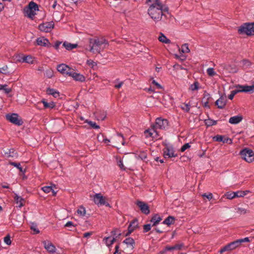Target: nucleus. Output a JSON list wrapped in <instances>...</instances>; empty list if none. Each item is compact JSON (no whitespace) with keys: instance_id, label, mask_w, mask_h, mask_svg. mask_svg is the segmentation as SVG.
Instances as JSON below:
<instances>
[{"instance_id":"obj_1","label":"nucleus","mask_w":254,"mask_h":254,"mask_svg":"<svg viewBox=\"0 0 254 254\" xmlns=\"http://www.w3.org/2000/svg\"><path fill=\"white\" fill-rule=\"evenodd\" d=\"M149 8L148 13L151 18L156 22L160 21L163 19L162 16V9H161V2L159 0H152Z\"/></svg>"},{"instance_id":"obj_2","label":"nucleus","mask_w":254,"mask_h":254,"mask_svg":"<svg viewBox=\"0 0 254 254\" xmlns=\"http://www.w3.org/2000/svg\"><path fill=\"white\" fill-rule=\"evenodd\" d=\"M89 44L90 47V51L91 52L93 53L96 52L99 53L101 50V46L104 44L108 45V43L104 38H101V39L96 38L94 39H90Z\"/></svg>"},{"instance_id":"obj_3","label":"nucleus","mask_w":254,"mask_h":254,"mask_svg":"<svg viewBox=\"0 0 254 254\" xmlns=\"http://www.w3.org/2000/svg\"><path fill=\"white\" fill-rule=\"evenodd\" d=\"M38 10H39L38 5L33 1H30L24 9V12L27 14V17L32 20L36 15L35 11Z\"/></svg>"},{"instance_id":"obj_4","label":"nucleus","mask_w":254,"mask_h":254,"mask_svg":"<svg viewBox=\"0 0 254 254\" xmlns=\"http://www.w3.org/2000/svg\"><path fill=\"white\" fill-rule=\"evenodd\" d=\"M239 34H246L247 35H254V23H246L238 28Z\"/></svg>"},{"instance_id":"obj_5","label":"nucleus","mask_w":254,"mask_h":254,"mask_svg":"<svg viewBox=\"0 0 254 254\" xmlns=\"http://www.w3.org/2000/svg\"><path fill=\"white\" fill-rule=\"evenodd\" d=\"M240 154L242 158L248 163L254 160V152L251 149L245 148L240 151Z\"/></svg>"},{"instance_id":"obj_6","label":"nucleus","mask_w":254,"mask_h":254,"mask_svg":"<svg viewBox=\"0 0 254 254\" xmlns=\"http://www.w3.org/2000/svg\"><path fill=\"white\" fill-rule=\"evenodd\" d=\"M123 243L126 245V247L124 248L125 253L127 254H132L135 245L134 239L130 237L127 238L123 242Z\"/></svg>"},{"instance_id":"obj_7","label":"nucleus","mask_w":254,"mask_h":254,"mask_svg":"<svg viewBox=\"0 0 254 254\" xmlns=\"http://www.w3.org/2000/svg\"><path fill=\"white\" fill-rule=\"evenodd\" d=\"M163 151L164 157L166 159L177 156V154H175L174 149L172 145L166 144Z\"/></svg>"},{"instance_id":"obj_8","label":"nucleus","mask_w":254,"mask_h":254,"mask_svg":"<svg viewBox=\"0 0 254 254\" xmlns=\"http://www.w3.org/2000/svg\"><path fill=\"white\" fill-rule=\"evenodd\" d=\"M106 197L100 193H96L94 196V201L98 206L105 205L110 206L109 203L106 201Z\"/></svg>"},{"instance_id":"obj_9","label":"nucleus","mask_w":254,"mask_h":254,"mask_svg":"<svg viewBox=\"0 0 254 254\" xmlns=\"http://www.w3.org/2000/svg\"><path fill=\"white\" fill-rule=\"evenodd\" d=\"M6 119L15 125L21 126L23 123L22 120L19 119L17 114H7L6 115Z\"/></svg>"},{"instance_id":"obj_10","label":"nucleus","mask_w":254,"mask_h":254,"mask_svg":"<svg viewBox=\"0 0 254 254\" xmlns=\"http://www.w3.org/2000/svg\"><path fill=\"white\" fill-rule=\"evenodd\" d=\"M238 244V242H237V241H235L234 242H231V243H229L228 244H227V245L223 247V248H222L219 250V253L221 254L225 252L231 251L235 249L236 248H238V247H239V246Z\"/></svg>"},{"instance_id":"obj_11","label":"nucleus","mask_w":254,"mask_h":254,"mask_svg":"<svg viewBox=\"0 0 254 254\" xmlns=\"http://www.w3.org/2000/svg\"><path fill=\"white\" fill-rule=\"evenodd\" d=\"M54 27V23L53 21H50L40 24L39 25V29L41 31L49 32L51 31Z\"/></svg>"},{"instance_id":"obj_12","label":"nucleus","mask_w":254,"mask_h":254,"mask_svg":"<svg viewBox=\"0 0 254 254\" xmlns=\"http://www.w3.org/2000/svg\"><path fill=\"white\" fill-rule=\"evenodd\" d=\"M135 203L139 207L142 213L145 215H148L150 213L149 207L147 203L140 200H137Z\"/></svg>"},{"instance_id":"obj_13","label":"nucleus","mask_w":254,"mask_h":254,"mask_svg":"<svg viewBox=\"0 0 254 254\" xmlns=\"http://www.w3.org/2000/svg\"><path fill=\"white\" fill-rule=\"evenodd\" d=\"M168 127V121L166 119L158 118L156 119L155 127L159 129H166Z\"/></svg>"},{"instance_id":"obj_14","label":"nucleus","mask_w":254,"mask_h":254,"mask_svg":"<svg viewBox=\"0 0 254 254\" xmlns=\"http://www.w3.org/2000/svg\"><path fill=\"white\" fill-rule=\"evenodd\" d=\"M57 70L63 74L69 76L68 72H70L72 68L65 64H62L58 65L57 67Z\"/></svg>"},{"instance_id":"obj_15","label":"nucleus","mask_w":254,"mask_h":254,"mask_svg":"<svg viewBox=\"0 0 254 254\" xmlns=\"http://www.w3.org/2000/svg\"><path fill=\"white\" fill-rule=\"evenodd\" d=\"M68 76L72 77L75 81L84 82L85 80V77L83 75L79 73L75 72L74 69L73 68H72L70 72H68Z\"/></svg>"},{"instance_id":"obj_16","label":"nucleus","mask_w":254,"mask_h":254,"mask_svg":"<svg viewBox=\"0 0 254 254\" xmlns=\"http://www.w3.org/2000/svg\"><path fill=\"white\" fill-rule=\"evenodd\" d=\"M227 103V99L225 96H221L215 102V105L219 109H223Z\"/></svg>"},{"instance_id":"obj_17","label":"nucleus","mask_w":254,"mask_h":254,"mask_svg":"<svg viewBox=\"0 0 254 254\" xmlns=\"http://www.w3.org/2000/svg\"><path fill=\"white\" fill-rule=\"evenodd\" d=\"M183 244H176L174 246H167L165 247L164 250L162 251H161L160 253L161 254H163L167 251H171L174 250H179L182 249L183 247Z\"/></svg>"},{"instance_id":"obj_18","label":"nucleus","mask_w":254,"mask_h":254,"mask_svg":"<svg viewBox=\"0 0 254 254\" xmlns=\"http://www.w3.org/2000/svg\"><path fill=\"white\" fill-rule=\"evenodd\" d=\"M36 41L37 45L39 46L49 47L51 45L49 40L44 37L38 38Z\"/></svg>"},{"instance_id":"obj_19","label":"nucleus","mask_w":254,"mask_h":254,"mask_svg":"<svg viewBox=\"0 0 254 254\" xmlns=\"http://www.w3.org/2000/svg\"><path fill=\"white\" fill-rule=\"evenodd\" d=\"M243 120L242 116H236L232 117L229 119V122L231 124H237Z\"/></svg>"},{"instance_id":"obj_20","label":"nucleus","mask_w":254,"mask_h":254,"mask_svg":"<svg viewBox=\"0 0 254 254\" xmlns=\"http://www.w3.org/2000/svg\"><path fill=\"white\" fill-rule=\"evenodd\" d=\"M44 245L45 248L50 253L55 252L56 248L50 242H44Z\"/></svg>"},{"instance_id":"obj_21","label":"nucleus","mask_w":254,"mask_h":254,"mask_svg":"<svg viewBox=\"0 0 254 254\" xmlns=\"http://www.w3.org/2000/svg\"><path fill=\"white\" fill-rule=\"evenodd\" d=\"M162 219V218L158 214H154L150 220L151 222L153 223L152 226H156Z\"/></svg>"},{"instance_id":"obj_22","label":"nucleus","mask_w":254,"mask_h":254,"mask_svg":"<svg viewBox=\"0 0 254 254\" xmlns=\"http://www.w3.org/2000/svg\"><path fill=\"white\" fill-rule=\"evenodd\" d=\"M175 222V217L172 216H169L164 220L162 223L169 226L171 224H174Z\"/></svg>"},{"instance_id":"obj_23","label":"nucleus","mask_w":254,"mask_h":254,"mask_svg":"<svg viewBox=\"0 0 254 254\" xmlns=\"http://www.w3.org/2000/svg\"><path fill=\"white\" fill-rule=\"evenodd\" d=\"M14 198L16 203H19L18 205L19 207H21L24 205L25 200L21 196H18L17 194H15Z\"/></svg>"},{"instance_id":"obj_24","label":"nucleus","mask_w":254,"mask_h":254,"mask_svg":"<svg viewBox=\"0 0 254 254\" xmlns=\"http://www.w3.org/2000/svg\"><path fill=\"white\" fill-rule=\"evenodd\" d=\"M47 93L49 95H53L55 98L60 96L59 92L53 88H48L47 89Z\"/></svg>"},{"instance_id":"obj_25","label":"nucleus","mask_w":254,"mask_h":254,"mask_svg":"<svg viewBox=\"0 0 254 254\" xmlns=\"http://www.w3.org/2000/svg\"><path fill=\"white\" fill-rule=\"evenodd\" d=\"M41 102L43 103L45 108L53 109L55 107V104L53 102L48 103L44 99L42 100Z\"/></svg>"},{"instance_id":"obj_26","label":"nucleus","mask_w":254,"mask_h":254,"mask_svg":"<svg viewBox=\"0 0 254 254\" xmlns=\"http://www.w3.org/2000/svg\"><path fill=\"white\" fill-rule=\"evenodd\" d=\"M9 164L17 168L20 171V172L23 173V174L25 172V170H23V168L21 167L20 163H16L15 162L9 161Z\"/></svg>"},{"instance_id":"obj_27","label":"nucleus","mask_w":254,"mask_h":254,"mask_svg":"<svg viewBox=\"0 0 254 254\" xmlns=\"http://www.w3.org/2000/svg\"><path fill=\"white\" fill-rule=\"evenodd\" d=\"M103 241H104L106 245L109 247L114 243L116 241V239L115 238H112L111 237H108L104 238Z\"/></svg>"},{"instance_id":"obj_28","label":"nucleus","mask_w":254,"mask_h":254,"mask_svg":"<svg viewBox=\"0 0 254 254\" xmlns=\"http://www.w3.org/2000/svg\"><path fill=\"white\" fill-rule=\"evenodd\" d=\"M63 46L67 50H71L77 47V44H73L64 42L63 44Z\"/></svg>"},{"instance_id":"obj_29","label":"nucleus","mask_w":254,"mask_h":254,"mask_svg":"<svg viewBox=\"0 0 254 254\" xmlns=\"http://www.w3.org/2000/svg\"><path fill=\"white\" fill-rule=\"evenodd\" d=\"M158 40L160 42L166 44H168L171 42V41L162 33H160V35L158 38Z\"/></svg>"},{"instance_id":"obj_30","label":"nucleus","mask_w":254,"mask_h":254,"mask_svg":"<svg viewBox=\"0 0 254 254\" xmlns=\"http://www.w3.org/2000/svg\"><path fill=\"white\" fill-rule=\"evenodd\" d=\"M138 227V220L136 218L133 220L128 226L129 229L134 230Z\"/></svg>"},{"instance_id":"obj_31","label":"nucleus","mask_w":254,"mask_h":254,"mask_svg":"<svg viewBox=\"0 0 254 254\" xmlns=\"http://www.w3.org/2000/svg\"><path fill=\"white\" fill-rule=\"evenodd\" d=\"M205 124L207 127H210L217 124V121H215L210 119L205 120Z\"/></svg>"},{"instance_id":"obj_32","label":"nucleus","mask_w":254,"mask_h":254,"mask_svg":"<svg viewBox=\"0 0 254 254\" xmlns=\"http://www.w3.org/2000/svg\"><path fill=\"white\" fill-rule=\"evenodd\" d=\"M210 98L211 97L210 94L206 91H204L203 95V98L202 99V103L204 102H209Z\"/></svg>"},{"instance_id":"obj_33","label":"nucleus","mask_w":254,"mask_h":254,"mask_svg":"<svg viewBox=\"0 0 254 254\" xmlns=\"http://www.w3.org/2000/svg\"><path fill=\"white\" fill-rule=\"evenodd\" d=\"M190 103H183L181 106V108L186 112H189L190 110Z\"/></svg>"},{"instance_id":"obj_34","label":"nucleus","mask_w":254,"mask_h":254,"mask_svg":"<svg viewBox=\"0 0 254 254\" xmlns=\"http://www.w3.org/2000/svg\"><path fill=\"white\" fill-rule=\"evenodd\" d=\"M155 132L156 131L154 128L148 129L144 131V134H145L146 137H149L152 136L153 133Z\"/></svg>"},{"instance_id":"obj_35","label":"nucleus","mask_w":254,"mask_h":254,"mask_svg":"<svg viewBox=\"0 0 254 254\" xmlns=\"http://www.w3.org/2000/svg\"><path fill=\"white\" fill-rule=\"evenodd\" d=\"M86 123H88L92 127L95 129H99L100 128V126L97 125L95 122H93L91 121H89L88 120H85Z\"/></svg>"},{"instance_id":"obj_36","label":"nucleus","mask_w":254,"mask_h":254,"mask_svg":"<svg viewBox=\"0 0 254 254\" xmlns=\"http://www.w3.org/2000/svg\"><path fill=\"white\" fill-rule=\"evenodd\" d=\"M7 85L6 84H0V90H2L4 91V93L8 94L11 91V88H6Z\"/></svg>"},{"instance_id":"obj_37","label":"nucleus","mask_w":254,"mask_h":254,"mask_svg":"<svg viewBox=\"0 0 254 254\" xmlns=\"http://www.w3.org/2000/svg\"><path fill=\"white\" fill-rule=\"evenodd\" d=\"M77 213L80 216H85L86 213V210L85 208L83 206H80L79 208L77 210Z\"/></svg>"},{"instance_id":"obj_38","label":"nucleus","mask_w":254,"mask_h":254,"mask_svg":"<svg viewBox=\"0 0 254 254\" xmlns=\"http://www.w3.org/2000/svg\"><path fill=\"white\" fill-rule=\"evenodd\" d=\"M182 52L184 53H188L190 52L189 48V45L188 44H184L182 46Z\"/></svg>"},{"instance_id":"obj_39","label":"nucleus","mask_w":254,"mask_h":254,"mask_svg":"<svg viewBox=\"0 0 254 254\" xmlns=\"http://www.w3.org/2000/svg\"><path fill=\"white\" fill-rule=\"evenodd\" d=\"M23 62L28 63V64H32L33 58L31 56H27L26 57H24L23 58Z\"/></svg>"},{"instance_id":"obj_40","label":"nucleus","mask_w":254,"mask_h":254,"mask_svg":"<svg viewBox=\"0 0 254 254\" xmlns=\"http://www.w3.org/2000/svg\"><path fill=\"white\" fill-rule=\"evenodd\" d=\"M199 83L197 81H195L193 84H191L190 89L192 91H195L198 89Z\"/></svg>"},{"instance_id":"obj_41","label":"nucleus","mask_w":254,"mask_h":254,"mask_svg":"<svg viewBox=\"0 0 254 254\" xmlns=\"http://www.w3.org/2000/svg\"><path fill=\"white\" fill-rule=\"evenodd\" d=\"M239 92H240L239 89H235L232 91L231 94L228 95V98L230 100H232L234 96Z\"/></svg>"},{"instance_id":"obj_42","label":"nucleus","mask_w":254,"mask_h":254,"mask_svg":"<svg viewBox=\"0 0 254 254\" xmlns=\"http://www.w3.org/2000/svg\"><path fill=\"white\" fill-rule=\"evenodd\" d=\"M224 136L221 135H217L213 137V140L217 142H222L223 141Z\"/></svg>"},{"instance_id":"obj_43","label":"nucleus","mask_w":254,"mask_h":254,"mask_svg":"<svg viewBox=\"0 0 254 254\" xmlns=\"http://www.w3.org/2000/svg\"><path fill=\"white\" fill-rule=\"evenodd\" d=\"M161 6H162L161 9H162L163 17H166V16L165 14V12H167L168 14L169 13V8L168 7L164 6L162 3H161Z\"/></svg>"},{"instance_id":"obj_44","label":"nucleus","mask_w":254,"mask_h":254,"mask_svg":"<svg viewBox=\"0 0 254 254\" xmlns=\"http://www.w3.org/2000/svg\"><path fill=\"white\" fill-rule=\"evenodd\" d=\"M227 198L229 199H232L235 198V194L234 192L233 191H229L226 193L225 194Z\"/></svg>"},{"instance_id":"obj_45","label":"nucleus","mask_w":254,"mask_h":254,"mask_svg":"<svg viewBox=\"0 0 254 254\" xmlns=\"http://www.w3.org/2000/svg\"><path fill=\"white\" fill-rule=\"evenodd\" d=\"M8 70V67L6 65H4L2 67H0V73L6 74L9 73V72L7 71Z\"/></svg>"},{"instance_id":"obj_46","label":"nucleus","mask_w":254,"mask_h":254,"mask_svg":"<svg viewBox=\"0 0 254 254\" xmlns=\"http://www.w3.org/2000/svg\"><path fill=\"white\" fill-rule=\"evenodd\" d=\"M64 227L69 228V230L72 231V229L75 227V226L73 225L72 222L68 221L64 225Z\"/></svg>"},{"instance_id":"obj_47","label":"nucleus","mask_w":254,"mask_h":254,"mask_svg":"<svg viewBox=\"0 0 254 254\" xmlns=\"http://www.w3.org/2000/svg\"><path fill=\"white\" fill-rule=\"evenodd\" d=\"M45 75L48 78H51L53 76L54 72L51 69H49L46 70Z\"/></svg>"},{"instance_id":"obj_48","label":"nucleus","mask_w":254,"mask_h":254,"mask_svg":"<svg viewBox=\"0 0 254 254\" xmlns=\"http://www.w3.org/2000/svg\"><path fill=\"white\" fill-rule=\"evenodd\" d=\"M206 71H207V74L210 76H213L214 75H215L216 74V73L214 71V69L212 67L208 68L207 69Z\"/></svg>"},{"instance_id":"obj_49","label":"nucleus","mask_w":254,"mask_h":254,"mask_svg":"<svg viewBox=\"0 0 254 254\" xmlns=\"http://www.w3.org/2000/svg\"><path fill=\"white\" fill-rule=\"evenodd\" d=\"M5 154L8 155L7 157H13L16 153H15V150L13 148H11L9 149L8 152H6Z\"/></svg>"},{"instance_id":"obj_50","label":"nucleus","mask_w":254,"mask_h":254,"mask_svg":"<svg viewBox=\"0 0 254 254\" xmlns=\"http://www.w3.org/2000/svg\"><path fill=\"white\" fill-rule=\"evenodd\" d=\"M52 186H45L42 188V190L46 193H49L53 190Z\"/></svg>"},{"instance_id":"obj_51","label":"nucleus","mask_w":254,"mask_h":254,"mask_svg":"<svg viewBox=\"0 0 254 254\" xmlns=\"http://www.w3.org/2000/svg\"><path fill=\"white\" fill-rule=\"evenodd\" d=\"M143 233H146L151 230V226L150 224H145L143 226Z\"/></svg>"},{"instance_id":"obj_52","label":"nucleus","mask_w":254,"mask_h":254,"mask_svg":"<svg viewBox=\"0 0 254 254\" xmlns=\"http://www.w3.org/2000/svg\"><path fill=\"white\" fill-rule=\"evenodd\" d=\"M237 242H238V245L240 246L241 244L243 242H250V240H249V238L248 237L245 238L244 239H241L236 240Z\"/></svg>"},{"instance_id":"obj_53","label":"nucleus","mask_w":254,"mask_h":254,"mask_svg":"<svg viewBox=\"0 0 254 254\" xmlns=\"http://www.w3.org/2000/svg\"><path fill=\"white\" fill-rule=\"evenodd\" d=\"M4 242L5 244H6L8 245H10L11 244V241L10 240V237L9 234L7 235L4 238Z\"/></svg>"},{"instance_id":"obj_54","label":"nucleus","mask_w":254,"mask_h":254,"mask_svg":"<svg viewBox=\"0 0 254 254\" xmlns=\"http://www.w3.org/2000/svg\"><path fill=\"white\" fill-rule=\"evenodd\" d=\"M190 145L189 143H185L181 148V152H184L186 149L189 148Z\"/></svg>"},{"instance_id":"obj_55","label":"nucleus","mask_w":254,"mask_h":254,"mask_svg":"<svg viewBox=\"0 0 254 254\" xmlns=\"http://www.w3.org/2000/svg\"><path fill=\"white\" fill-rule=\"evenodd\" d=\"M223 143H227L229 144H231L233 143L232 140L229 137H223Z\"/></svg>"},{"instance_id":"obj_56","label":"nucleus","mask_w":254,"mask_h":254,"mask_svg":"<svg viewBox=\"0 0 254 254\" xmlns=\"http://www.w3.org/2000/svg\"><path fill=\"white\" fill-rule=\"evenodd\" d=\"M202 196L203 197H206L208 200H211L212 197H213V195L211 193H209L208 194H207L206 193H203V194H202Z\"/></svg>"},{"instance_id":"obj_57","label":"nucleus","mask_w":254,"mask_h":254,"mask_svg":"<svg viewBox=\"0 0 254 254\" xmlns=\"http://www.w3.org/2000/svg\"><path fill=\"white\" fill-rule=\"evenodd\" d=\"M120 246L119 244L117 245L115 247V251L114 252L113 254H121V251L119 252Z\"/></svg>"},{"instance_id":"obj_58","label":"nucleus","mask_w":254,"mask_h":254,"mask_svg":"<svg viewBox=\"0 0 254 254\" xmlns=\"http://www.w3.org/2000/svg\"><path fill=\"white\" fill-rule=\"evenodd\" d=\"M31 229L34 231L35 234H39L40 233V231L36 228V226H31Z\"/></svg>"},{"instance_id":"obj_59","label":"nucleus","mask_w":254,"mask_h":254,"mask_svg":"<svg viewBox=\"0 0 254 254\" xmlns=\"http://www.w3.org/2000/svg\"><path fill=\"white\" fill-rule=\"evenodd\" d=\"M118 165L121 169L124 170H125V167L122 160H120L118 162Z\"/></svg>"},{"instance_id":"obj_60","label":"nucleus","mask_w":254,"mask_h":254,"mask_svg":"<svg viewBox=\"0 0 254 254\" xmlns=\"http://www.w3.org/2000/svg\"><path fill=\"white\" fill-rule=\"evenodd\" d=\"M152 84L155 85L158 88V89H161L162 87V86H161L160 84H159L158 83H157L155 80H153L152 81Z\"/></svg>"},{"instance_id":"obj_61","label":"nucleus","mask_w":254,"mask_h":254,"mask_svg":"<svg viewBox=\"0 0 254 254\" xmlns=\"http://www.w3.org/2000/svg\"><path fill=\"white\" fill-rule=\"evenodd\" d=\"M62 42L60 41H57L55 44L54 47L56 49H58L60 45L61 44Z\"/></svg>"},{"instance_id":"obj_62","label":"nucleus","mask_w":254,"mask_h":254,"mask_svg":"<svg viewBox=\"0 0 254 254\" xmlns=\"http://www.w3.org/2000/svg\"><path fill=\"white\" fill-rule=\"evenodd\" d=\"M92 232H86L83 234V237L84 238H88L90 237L92 235Z\"/></svg>"},{"instance_id":"obj_63","label":"nucleus","mask_w":254,"mask_h":254,"mask_svg":"<svg viewBox=\"0 0 254 254\" xmlns=\"http://www.w3.org/2000/svg\"><path fill=\"white\" fill-rule=\"evenodd\" d=\"M134 230L131 229H129L128 228H127V233L126 234L125 236L127 237V236H128L129 235H130V234Z\"/></svg>"},{"instance_id":"obj_64","label":"nucleus","mask_w":254,"mask_h":254,"mask_svg":"<svg viewBox=\"0 0 254 254\" xmlns=\"http://www.w3.org/2000/svg\"><path fill=\"white\" fill-rule=\"evenodd\" d=\"M123 84V82H122V81L120 82L119 84L115 85V87L116 88L119 89V88H121L122 87Z\"/></svg>"}]
</instances>
